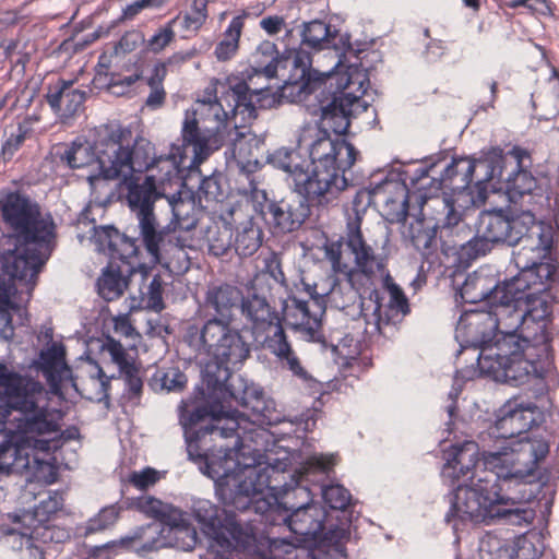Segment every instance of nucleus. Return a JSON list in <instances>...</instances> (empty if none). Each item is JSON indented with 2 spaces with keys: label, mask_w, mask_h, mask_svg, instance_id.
Masks as SVG:
<instances>
[{
  "label": "nucleus",
  "mask_w": 559,
  "mask_h": 559,
  "mask_svg": "<svg viewBox=\"0 0 559 559\" xmlns=\"http://www.w3.org/2000/svg\"><path fill=\"white\" fill-rule=\"evenodd\" d=\"M362 215L355 210L354 216L347 218L344 237L324 246L332 271L346 275L350 288L343 293L338 280L334 275H326L312 285H306L309 300L292 297L284 305L285 324L308 342L324 341L322 318L328 302L340 309L347 308L357 294L359 297L366 294L377 273L385 269V261L379 254L382 247L376 240L368 241L362 234Z\"/></svg>",
  "instance_id": "f257e3e1"
},
{
  "label": "nucleus",
  "mask_w": 559,
  "mask_h": 559,
  "mask_svg": "<svg viewBox=\"0 0 559 559\" xmlns=\"http://www.w3.org/2000/svg\"><path fill=\"white\" fill-rule=\"evenodd\" d=\"M438 163L430 166H418L401 174V182H385L384 190L393 188L396 191L394 199L386 198L385 203H399L397 221H404L413 204L419 209L423 216L429 215L428 209L441 207L444 214L443 227H454L461 221L463 213L456 209L468 210L475 204L471 186L484 189L487 182L501 176L503 167V150L492 146L481 151L479 158L468 156L453 157L439 178H436Z\"/></svg>",
  "instance_id": "f03ea898"
},
{
  "label": "nucleus",
  "mask_w": 559,
  "mask_h": 559,
  "mask_svg": "<svg viewBox=\"0 0 559 559\" xmlns=\"http://www.w3.org/2000/svg\"><path fill=\"white\" fill-rule=\"evenodd\" d=\"M442 477L455 488L445 515L454 531L462 530L467 522L490 524L495 519H508L518 525L528 522L526 510L503 508L520 498L512 497L499 476L481 465L476 442L465 441L450 448Z\"/></svg>",
  "instance_id": "7ed1b4c3"
},
{
  "label": "nucleus",
  "mask_w": 559,
  "mask_h": 559,
  "mask_svg": "<svg viewBox=\"0 0 559 559\" xmlns=\"http://www.w3.org/2000/svg\"><path fill=\"white\" fill-rule=\"evenodd\" d=\"M0 469L13 465L17 448L12 441H35L40 450L49 449V440L38 437L60 431V413L50 407L44 385L31 378L0 367Z\"/></svg>",
  "instance_id": "20e7f679"
},
{
  "label": "nucleus",
  "mask_w": 559,
  "mask_h": 559,
  "mask_svg": "<svg viewBox=\"0 0 559 559\" xmlns=\"http://www.w3.org/2000/svg\"><path fill=\"white\" fill-rule=\"evenodd\" d=\"M215 473L227 479L219 483L218 493L226 504L234 506L238 511H246L254 502V498L267 490L278 507L292 513L284 518V522L293 534V539L299 546H312L322 542L324 531V515L321 510L308 502L292 503L293 497L305 492L298 481L282 484L285 476L275 466L255 464L246 466L238 475H228V469L215 468ZM295 545V543H293Z\"/></svg>",
  "instance_id": "39448f33"
},
{
  "label": "nucleus",
  "mask_w": 559,
  "mask_h": 559,
  "mask_svg": "<svg viewBox=\"0 0 559 559\" xmlns=\"http://www.w3.org/2000/svg\"><path fill=\"white\" fill-rule=\"evenodd\" d=\"M3 223L15 240V248L3 254V271L13 280L35 285L56 242V224L51 215L29 195L10 191L0 200Z\"/></svg>",
  "instance_id": "423d86ee"
},
{
  "label": "nucleus",
  "mask_w": 559,
  "mask_h": 559,
  "mask_svg": "<svg viewBox=\"0 0 559 559\" xmlns=\"http://www.w3.org/2000/svg\"><path fill=\"white\" fill-rule=\"evenodd\" d=\"M97 148L100 152L103 179L114 180L129 175L183 177L179 174L175 156L169 153L157 155L151 141L133 138L132 130L118 121L100 124Z\"/></svg>",
  "instance_id": "0eeeda50"
},
{
  "label": "nucleus",
  "mask_w": 559,
  "mask_h": 559,
  "mask_svg": "<svg viewBox=\"0 0 559 559\" xmlns=\"http://www.w3.org/2000/svg\"><path fill=\"white\" fill-rule=\"evenodd\" d=\"M298 145L308 152L312 164L304 179L308 182L310 201L330 204L348 187L345 173L354 166L359 152L352 143L332 139L329 132L318 127L302 129Z\"/></svg>",
  "instance_id": "6e6552de"
},
{
  "label": "nucleus",
  "mask_w": 559,
  "mask_h": 559,
  "mask_svg": "<svg viewBox=\"0 0 559 559\" xmlns=\"http://www.w3.org/2000/svg\"><path fill=\"white\" fill-rule=\"evenodd\" d=\"M242 405L251 412V420H248L242 414L234 412L233 414H214L212 408L206 405L197 406L190 409L187 405L180 407V424L185 429V436L188 443L190 456L198 450V442L205 436H216L223 439L235 438L233 447H226L224 454L233 450L231 457L243 447L247 439L253 440L252 435H258L257 428L247 429V425L271 424L269 415L270 408L262 393H255L246 390L242 396Z\"/></svg>",
  "instance_id": "1a4fd4ad"
},
{
  "label": "nucleus",
  "mask_w": 559,
  "mask_h": 559,
  "mask_svg": "<svg viewBox=\"0 0 559 559\" xmlns=\"http://www.w3.org/2000/svg\"><path fill=\"white\" fill-rule=\"evenodd\" d=\"M233 450H228L223 456L206 455V468L209 475L216 480V495L226 508L221 509L209 500H199L193 508L195 519L201 523L206 533L212 536V548L215 551V559H237L238 552L245 550L254 542V533L251 527L243 528L237 521L234 506L226 504L218 493L219 483L226 479L215 473V468L221 471L228 469V475L235 476L242 472L247 466L240 467V464L231 457ZM253 464L252 466H254Z\"/></svg>",
  "instance_id": "9d476101"
},
{
  "label": "nucleus",
  "mask_w": 559,
  "mask_h": 559,
  "mask_svg": "<svg viewBox=\"0 0 559 559\" xmlns=\"http://www.w3.org/2000/svg\"><path fill=\"white\" fill-rule=\"evenodd\" d=\"M185 338L190 346L211 357L203 370V380L213 391L228 390L233 368L241 365L251 353L250 344L229 320L210 318L201 325H189Z\"/></svg>",
  "instance_id": "9b49d317"
},
{
  "label": "nucleus",
  "mask_w": 559,
  "mask_h": 559,
  "mask_svg": "<svg viewBox=\"0 0 559 559\" xmlns=\"http://www.w3.org/2000/svg\"><path fill=\"white\" fill-rule=\"evenodd\" d=\"M63 497L55 491L32 511L13 516V526H1L3 543L19 554L20 559H50L70 539V532L52 523L62 509Z\"/></svg>",
  "instance_id": "f8f14e48"
},
{
  "label": "nucleus",
  "mask_w": 559,
  "mask_h": 559,
  "mask_svg": "<svg viewBox=\"0 0 559 559\" xmlns=\"http://www.w3.org/2000/svg\"><path fill=\"white\" fill-rule=\"evenodd\" d=\"M259 151L253 139H247L240 134L233 143V156L239 166L241 175L248 181V188L243 193L250 194L254 210L259 212L266 222L273 224L281 233H292L305 223L310 215V205H317L299 192L284 197L280 201H269L266 192L259 189L254 174L260 169ZM322 204H318L321 206Z\"/></svg>",
  "instance_id": "ddd939ff"
},
{
  "label": "nucleus",
  "mask_w": 559,
  "mask_h": 559,
  "mask_svg": "<svg viewBox=\"0 0 559 559\" xmlns=\"http://www.w3.org/2000/svg\"><path fill=\"white\" fill-rule=\"evenodd\" d=\"M508 336L507 341H496L488 354L480 357V369L496 381L520 386L533 382L535 391H543L544 378L549 367L548 355L532 346H522Z\"/></svg>",
  "instance_id": "4468645a"
},
{
  "label": "nucleus",
  "mask_w": 559,
  "mask_h": 559,
  "mask_svg": "<svg viewBox=\"0 0 559 559\" xmlns=\"http://www.w3.org/2000/svg\"><path fill=\"white\" fill-rule=\"evenodd\" d=\"M549 454V442L537 436H524L496 450H484L481 465L499 476L507 490L512 484L540 480L539 464Z\"/></svg>",
  "instance_id": "2eb2a0df"
},
{
  "label": "nucleus",
  "mask_w": 559,
  "mask_h": 559,
  "mask_svg": "<svg viewBox=\"0 0 559 559\" xmlns=\"http://www.w3.org/2000/svg\"><path fill=\"white\" fill-rule=\"evenodd\" d=\"M526 241L525 247H520L513 251L512 260L519 270V273L512 278L499 284L501 299H511L520 304L531 295L545 289L543 278L550 277V267L543 260L550 253L551 237L542 240L537 234H534Z\"/></svg>",
  "instance_id": "dca6fc26"
},
{
  "label": "nucleus",
  "mask_w": 559,
  "mask_h": 559,
  "mask_svg": "<svg viewBox=\"0 0 559 559\" xmlns=\"http://www.w3.org/2000/svg\"><path fill=\"white\" fill-rule=\"evenodd\" d=\"M531 165V153L515 145L509 152H503L501 176H496L495 180L503 185L500 188L504 189L509 201L519 206V211L530 210L534 213L543 200V189L528 170Z\"/></svg>",
  "instance_id": "f3484780"
},
{
  "label": "nucleus",
  "mask_w": 559,
  "mask_h": 559,
  "mask_svg": "<svg viewBox=\"0 0 559 559\" xmlns=\"http://www.w3.org/2000/svg\"><path fill=\"white\" fill-rule=\"evenodd\" d=\"M185 187L183 177L163 178L158 175L122 176L119 182V190L123 195L130 211L139 221L140 235L157 227L154 214L155 202L166 197V187Z\"/></svg>",
  "instance_id": "a211bd4d"
},
{
  "label": "nucleus",
  "mask_w": 559,
  "mask_h": 559,
  "mask_svg": "<svg viewBox=\"0 0 559 559\" xmlns=\"http://www.w3.org/2000/svg\"><path fill=\"white\" fill-rule=\"evenodd\" d=\"M379 254L386 262L385 257L380 252ZM380 274H384L382 286L389 295L388 301L384 302L383 294L380 290L371 289L373 283L366 289V292L369 290L368 298L360 297V314L365 322L364 332L369 336L381 333L383 325L396 323L411 311L407 297L403 289L394 282L386 267Z\"/></svg>",
  "instance_id": "6ab92c4d"
},
{
  "label": "nucleus",
  "mask_w": 559,
  "mask_h": 559,
  "mask_svg": "<svg viewBox=\"0 0 559 559\" xmlns=\"http://www.w3.org/2000/svg\"><path fill=\"white\" fill-rule=\"evenodd\" d=\"M477 233L485 236L492 245L506 242L509 246L525 247L531 236L546 240L551 236L536 224L535 214L522 210L519 214L508 215L502 210L483 211L477 222Z\"/></svg>",
  "instance_id": "aec40b11"
},
{
  "label": "nucleus",
  "mask_w": 559,
  "mask_h": 559,
  "mask_svg": "<svg viewBox=\"0 0 559 559\" xmlns=\"http://www.w3.org/2000/svg\"><path fill=\"white\" fill-rule=\"evenodd\" d=\"M143 246L154 263L174 274L186 273L191 265L187 250L193 248V237L165 226L154 227L141 235Z\"/></svg>",
  "instance_id": "412c9836"
},
{
  "label": "nucleus",
  "mask_w": 559,
  "mask_h": 559,
  "mask_svg": "<svg viewBox=\"0 0 559 559\" xmlns=\"http://www.w3.org/2000/svg\"><path fill=\"white\" fill-rule=\"evenodd\" d=\"M350 76L338 75L334 80V86L328 87L323 94L320 91L312 93L318 100L320 110V122L326 132L332 131L337 135L346 134L350 126L353 107L359 102L360 96L353 94L350 88Z\"/></svg>",
  "instance_id": "4be33fe9"
},
{
  "label": "nucleus",
  "mask_w": 559,
  "mask_h": 559,
  "mask_svg": "<svg viewBox=\"0 0 559 559\" xmlns=\"http://www.w3.org/2000/svg\"><path fill=\"white\" fill-rule=\"evenodd\" d=\"M222 145V136L205 128L202 130L199 119L187 110L181 126L180 144L173 143L169 154L176 157L179 174L185 177L188 167L202 164L214 150H218Z\"/></svg>",
  "instance_id": "5701e85b"
},
{
  "label": "nucleus",
  "mask_w": 559,
  "mask_h": 559,
  "mask_svg": "<svg viewBox=\"0 0 559 559\" xmlns=\"http://www.w3.org/2000/svg\"><path fill=\"white\" fill-rule=\"evenodd\" d=\"M537 406L534 402H524L520 396L507 401L498 411L496 421L488 431L480 436L483 443L495 439L497 445H506L519 438L528 436V430L536 424Z\"/></svg>",
  "instance_id": "b1692460"
},
{
  "label": "nucleus",
  "mask_w": 559,
  "mask_h": 559,
  "mask_svg": "<svg viewBox=\"0 0 559 559\" xmlns=\"http://www.w3.org/2000/svg\"><path fill=\"white\" fill-rule=\"evenodd\" d=\"M247 74L248 69H245L239 74L229 76L227 79L228 90L223 96L227 106L230 107L233 116L240 117V124H250L258 117L259 108L270 107L274 103L271 87L260 83V80L266 81L264 78H252L249 88L243 94L236 93L234 87L236 83L245 82L248 85Z\"/></svg>",
  "instance_id": "393cba45"
},
{
  "label": "nucleus",
  "mask_w": 559,
  "mask_h": 559,
  "mask_svg": "<svg viewBox=\"0 0 559 559\" xmlns=\"http://www.w3.org/2000/svg\"><path fill=\"white\" fill-rule=\"evenodd\" d=\"M285 60H287V64L290 63L294 70L298 72V74L289 75L285 81V88L290 87L293 91L297 90V100H309L312 93L320 91V93L323 94L328 87H334V80L337 79L338 74H311L310 68L312 60L310 52L307 50V46L301 44L298 49H295L285 57Z\"/></svg>",
  "instance_id": "a878e982"
},
{
  "label": "nucleus",
  "mask_w": 559,
  "mask_h": 559,
  "mask_svg": "<svg viewBox=\"0 0 559 559\" xmlns=\"http://www.w3.org/2000/svg\"><path fill=\"white\" fill-rule=\"evenodd\" d=\"M457 337L464 347L479 348L478 361L484 354L489 353L498 336L495 320L490 310L473 309L465 311L457 323Z\"/></svg>",
  "instance_id": "bb28decb"
},
{
  "label": "nucleus",
  "mask_w": 559,
  "mask_h": 559,
  "mask_svg": "<svg viewBox=\"0 0 559 559\" xmlns=\"http://www.w3.org/2000/svg\"><path fill=\"white\" fill-rule=\"evenodd\" d=\"M159 524H147L138 527L132 535L97 546L92 550L91 559H111L122 550H134L146 555L168 545Z\"/></svg>",
  "instance_id": "cd10ccee"
},
{
  "label": "nucleus",
  "mask_w": 559,
  "mask_h": 559,
  "mask_svg": "<svg viewBox=\"0 0 559 559\" xmlns=\"http://www.w3.org/2000/svg\"><path fill=\"white\" fill-rule=\"evenodd\" d=\"M100 126L95 128L93 143H90L84 138H76L61 154V160L64 162L71 169H80L98 164L99 175L88 176L90 186L95 193L97 188L109 189V179H103L102 175V158L100 152L97 148V141L99 138Z\"/></svg>",
  "instance_id": "c85d7f7f"
},
{
  "label": "nucleus",
  "mask_w": 559,
  "mask_h": 559,
  "mask_svg": "<svg viewBox=\"0 0 559 559\" xmlns=\"http://www.w3.org/2000/svg\"><path fill=\"white\" fill-rule=\"evenodd\" d=\"M314 546L294 545L287 538H270L269 552L260 559H346L341 547L325 546L324 538Z\"/></svg>",
  "instance_id": "c756f323"
},
{
  "label": "nucleus",
  "mask_w": 559,
  "mask_h": 559,
  "mask_svg": "<svg viewBox=\"0 0 559 559\" xmlns=\"http://www.w3.org/2000/svg\"><path fill=\"white\" fill-rule=\"evenodd\" d=\"M286 67L287 60H285V56L280 53L277 46L273 41L263 40L249 58L247 79L249 82H252V78L271 80L277 76L278 69H285ZM248 86H250V83L246 85L245 82L234 85L236 93L239 94H243L249 88Z\"/></svg>",
  "instance_id": "7c9ffc66"
},
{
  "label": "nucleus",
  "mask_w": 559,
  "mask_h": 559,
  "mask_svg": "<svg viewBox=\"0 0 559 559\" xmlns=\"http://www.w3.org/2000/svg\"><path fill=\"white\" fill-rule=\"evenodd\" d=\"M550 323L549 306L540 301L538 307L526 310L519 330V342L522 346H532L533 349L548 355L549 333L547 326Z\"/></svg>",
  "instance_id": "2f4dec72"
},
{
  "label": "nucleus",
  "mask_w": 559,
  "mask_h": 559,
  "mask_svg": "<svg viewBox=\"0 0 559 559\" xmlns=\"http://www.w3.org/2000/svg\"><path fill=\"white\" fill-rule=\"evenodd\" d=\"M239 308L255 340L264 338L272 328L276 330L277 326H282V321H284L266 298L257 294L243 297Z\"/></svg>",
  "instance_id": "473e14b6"
},
{
  "label": "nucleus",
  "mask_w": 559,
  "mask_h": 559,
  "mask_svg": "<svg viewBox=\"0 0 559 559\" xmlns=\"http://www.w3.org/2000/svg\"><path fill=\"white\" fill-rule=\"evenodd\" d=\"M45 98L51 110L61 120H66L83 109L86 93L75 87L74 81L58 79L48 85Z\"/></svg>",
  "instance_id": "72a5a7b5"
},
{
  "label": "nucleus",
  "mask_w": 559,
  "mask_h": 559,
  "mask_svg": "<svg viewBox=\"0 0 559 559\" xmlns=\"http://www.w3.org/2000/svg\"><path fill=\"white\" fill-rule=\"evenodd\" d=\"M102 349L109 354L110 360L118 367L119 377L124 380L129 393L139 396L143 389L140 364L112 336H106Z\"/></svg>",
  "instance_id": "f704fd0d"
},
{
  "label": "nucleus",
  "mask_w": 559,
  "mask_h": 559,
  "mask_svg": "<svg viewBox=\"0 0 559 559\" xmlns=\"http://www.w3.org/2000/svg\"><path fill=\"white\" fill-rule=\"evenodd\" d=\"M263 11L264 7L260 4L237 11L224 31L223 38L215 46L214 55L218 61H227L236 56L246 21L258 19Z\"/></svg>",
  "instance_id": "c9c22d12"
},
{
  "label": "nucleus",
  "mask_w": 559,
  "mask_h": 559,
  "mask_svg": "<svg viewBox=\"0 0 559 559\" xmlns=\"http://www.w3.org/2000/svg\"><path fill=\"white\" fill-rule=\"evenodd\" d=\"M225 92L221 94V102H204L197 100V107L193 110H189L190 115H193L199 119V122L205 124L207 131H212L214 134H219L224 139V131L229 124H233L235 129L245 128L247 124H240V117L235 118L230 107L227 106L226 99H223Z\"/></svg>",
  "instance_id": "e433bc0d"
},
{
  "label": "nucleus",
  "mask_w": 559,
  "mask_h": 559,
  "mask_svg": "<svg viewBox=\"0 0 559 559\" xmlns=\"http://www.w3.org/2000/svg\"><path fill=\"white\" fill-rule=\"evenodd\" d=\"M165 198L173 213V218L167 226L187 234L193 230L199 223L201 213L193 193L179 189L171 195L166 194Z\"/></svg>",
  "instance_id": "4c0bfd02"
},
{
  "label": "nucleus",
  "mask_w": 559,
  "mask_h": 559,
  "mask_svg": "<svg viewBox=\"0 0 559 559\" xmlns=\"http://www.w3.org/2000/svg\"><path fill=\"white\" fill-rule=\"evenodd\" d=\"M127 272L130 275L139 273L144 283L143 287H140L139 299L132 298L130 311L146 309L157 313L162 312L165 309L163 298L165 283L162 276L159 274L151 276L148 270L144 266H141L139 271L130 266Z\"/></svg>",
  "instance_id": "58836bf2"
},
{
  "label": "nucleus",
  "mask_w": 559,
  "mask_h": 559,
  "mask_svg": "<svg viewBox=\"0 0 559 559\" xmlns=\"http://www.w3.org/2000/svg\"><path fill=\"white\" fill-rule=\"evenodd\" d=\"M492 319L495 320L499 338L497 341H507L508 336H515L513 341L519 342V330L523 322L526 310L519 307V304L511 299L498 298L489 307Z\"/></svg>",
  "instance_id": "ea45409f"
},
{
  "label": "nucleus",
  "mask_w": 559,
  "mask_h": 559,
  "mask_svg": "<svg viewBox=\"0 0 559 559\" xmlns=\"http://www.w3.org/2000/svg\"><path fill=\"white\" fill-rule=\"evenodd\" d=\"M266 348L274 355L282 366L299 379H307L308 372L304 368L300 358L288 341V336L284 331L283 325L277 326L272 335L264 337Z\"/></svg>",
  "instance_id": "a19ab883"
},
{
  "label": "nucleus",
  "mask_w": 559,
  "mask_h": 559,
  "mask_svg": "<svg viewBox=\"0 0 559 559\" xmlns=\"http://www.w3.org/2000/svg\"><path fill=\"white\" fill-rule=\"evenodd\" d=\"M242 299V292L238 287L229 284L214 285L207 288L204 306L215 313L213 318L231 321L233 311L240 307Z\"/></svg>",
  "instance_id": "79ce46f5"
},
{
  "label": "nucleus",
  "mask_w": 559,
  "mask_h": 559,
  "mask_svg": "<svg viewBox=\"0 0 559 559\" xmlns=\"http://www.w3.org/2000/svg\"><path fill=\"white\" fill-rule=\"evenodd\" d=\"M499 283L480 273L468 274L460 288L461 298L467 304L487 301L489 305L500 298Z\"/></svg>",
  "instance_id": "37998d69"
},
{
  "label": "nucleus",
  "mask_w": 559,
  "mask_h": 559,
  "mask_svg": "<svg viewBox=\"0 0 559 559\" xmlns=\"http://www.w3.org/2000/svg\"><path fill=\"white\" fill-rule=\"evenodd\" d=\"M271 163L276 168L289 175L295 187V192H299L310 200L308 182L304 180L307 179V168L304 163L300 162V156L297 152L285 147L278 148L271 156Z\"/></svg>",
  "instance_id": "c03bdc74"
},
{
  "label": "nucleus",
  "mask_w": 559,
  "mask_h": 559,
  "mask_svg": "<svg viewBox=\"0 0 559 559\" xmlns=\"http://www.w3.org/2000/svg\"><path fill=\"white\" fill-rule=\"evenodd\" d=\"M38 368L50 386L58 388L62 381L63 372L67 370L63 345L53 343L47 349L41 350Z\"/></svg>",
  "instance_id": "a18cd8bd"
},
{
  "label": "nucleus",
  "mask_w": 559,
  "mask_h": 559,
  "mask_svg": "<svg viewBox=\"0 0 559 559\" xmlns=\"http://www.w3.org/2000/svg\"><path fill=\"white\" fill-rule=\"evenodd\" d=\"M340 36L336 28L322 21H311L305 25L302 31V45L314 50L338 49L336 38Z\"/></svg>",
  "instance_id": "49530a36"
},
{
  "label": "nucleus",
  "mask_w": 559,
  "mask_h": 559,
  "mask_svg": "<svg viewBox=\"0 0 559 559\" xmlns=\"http://www.w3.org/2000/svg\"><path fill=\"white\" fill-rule=\"evenodd\" d=\"M129 285V276L112 263L107 265L97 278L98 295L106 301L119 299Z\"/></svg>",
  "instance_id": "de8ad7c7"
},
{
  "label": "nucleus",
  "mask_w": 559,
  "mask_h": 559,
  "mask_svg": "<svg viewBox=\"0 0 559 559\" xmlns=\"http://www.w3.org/2000/svg\"><path fill=\"white\" fill-rule=\"evenodd\" d=\"M176 58L177 56L174 55L167 61H157L153 66L150 75L146 76L145 82L150 87V94L145 99V106L150 109H158L165 104L167 93L164 81L167 76V66L173 63Z\"/></svg>",
  "instance_id": "09e8293b"
},
{
  "label": "nucleus",
  "mask_w": 559,
  "mask_h": 559,
  "mask_svg": "<svg viewBox=\"0 0 559 559\" xmlns=\"http://www.w3.org/2000/svg\"><path fill=\"white\" fill-rule=\"evenodd\" d=\"M190 1V10L180 12L171 20L175 21L176 25L179 24L185 33L195 35L203 27L209 17L207 5L210 0Z\"/></svg>",
  "instance_id": "8fccbe9b"
},
{
  "label": "nucleus",
  "mask_w": 559,
  "mask_h": 559,
  "mask_svg": "<svg viewBox=\"0 0 559 559\" xmlns=\"http://www.w3.org/2000/svg\"><path fill=\"white\" fill-rule=\"evenodd\" d=\"M262 230L252 222L247 221L237 229L235 238V250L240 257L253 255L262 245Z\"/></svg>",
  "instance_id": "3c124183"
},
{
  "label": "nucleus",
  "mask_w": 559,
  "mask_h": 559,
  "mask_svg": "<svg viewBox=\"0 0 559 559\" xmlns=\"http://www.w3.org/2000/svg\"><path fill=\"white\" fill-rule=\"evenodd\" d=\"M407 237L417 251L427 255L436 243V229L425 227L424 219H417L408 227Z\"/></svg>",
  "instance_id": "603ef678"
},
{
  "label": "nucleus",
  "mask_w": 559,
  "mask_h": 559,
  "mask_svg": "<svg viewBox=\"0 0 559 559\" xmlns=\"http://www.w3.org/2000/svg\"><path fill=\"white\" fill-rule=\"evenodd\" d=\"M226 197V191L223 185V176L221 174H213L202 179L199 189V202L205 201L207 207L210 203L222 202Z\"/></svg>",
  "instance_id": "864d4df0"
},
{
  "label": "nucleus",
  "mask_w": 559,
  "mask_h": 559,
  "mask_svg": "<svg viewBox=\"0 0 559 559\" xmlns=\"http://www.w3.org/2000/svg\"><path fill=\"white\" fill-rule=\"evenodd\" d=\"M122 507L119 503H114L104 507L99 512L90 519L85 526V534H94L112 526L120 516Z\"/></svg>",
  "instance_id": "5fc2aeb1"
},
{
  "label": "nucleus",
  "mask_w": 559,
  "mask_h": 559,
  "mask_svg": "<svg viewBox=\"0 0 559 559\" xmlns=\"http://www.w3.org/2000/svg\"><path fill=\"white\" fill-rule=\"evenodd\" d=\"M175 26L173 20L159 26L148 39L144 40L145 50L154 55L164 51L176 38Z\"/></svg>",
  "instance_id": "6e6d98bb"
},
{
  "label": "nucleus",
  "mask_w": 559,
  "mask_h": 559,
  "mask_svg": "<svg viewBox=\"0 0 559 559\" xmlns=\"http://www.w3.org/2000/svg\"><path fill=\"white\" fill-rule=\"evenodd\" d=\"M492 243L483 235H477L469 241L461 246L459 251L460 260L465 263L476 260L479 257L486 255L492 249Z\"/></svg>",
  "instance_id": "4d7b16f0"
},
{
  "label": "nucleus",
  "mask_w": 559,
  "mask_h": 559,
  "mask_svg": "<svg viewBox=\"0 0 559 559\" xmlns=\"http://www.w3.org/2000/svg\"><path fill=\"white\" fill-rule=\"evenodd\" d=\"M132 506L138 511L153 519L163 520L168 514V506L152 496L139 497L132 502Z\"/></svg>",
  "instance_id": "13d9d810"
},
{
  "label": "nucleus",
  "mask_w": 559,
  "mask_h": 559,
  "mask_svg": "<svg viewBox=\"0 0 559 559\" xmlns=\"http://www.w3.org/2000/svg\"><path fill=\"white\" fill-rule=\"evenodd\" d=\"M322 496L324 502L333 510H345L352 499L350 492L342 485L325 486Z\"/></svg>",
  "instance_id": "bf43d9fd"
},
{
  "label": "nucleus",
  "mask_w": 559,
  "mask_h": 559,
  "mask_svg": "<svg viewBox=\"0 0 559 559\" xmlns=\"http://www.w3.org/2000/svg\"><path fill=\"white\" fill-rule=\"evenodd\" d=\"M209 252L215 257H223L231 246V233L228 228L223 230H209L207 234Z\"/></svg>",
  "instance_id": "052dcab7"
},
{
  "label": "nucleus",
  "mask_w": 559,
  "mask_h": 559,
  "mask_svg": "<svg viewBox=\"0 0 559 559\" xmlns=\"http://www.w3.org/2000/svg\"><path fill=\"white\" fill-rule=\"evenodd\" d=\"M173 535L176 546L183 550H192L198 542V534L190 525H174L168 530Z\"/></svg>",
  "instance_id": "680f3d73"
},
{
  "label": "nucleus",
  "mask_w": 559,
  "mask_h": 559,
  "mask_svg": "<svg viewBox=\"0 0 559 559\" xmlns=\"http://www.w3.org/2000/svg\"><path fill=\"white\" fill-rule=\"evenodd\" d=\"M94 229V237L102 247H107L111 251L112 255L119 254L121 255V258H124V254L120 253V251L117 248L118 240H122V236L120 235L118 229L111 226H102L99 228L95 227Z\"/></svg>",
  "instance_id": "e2e57ef3"
},
{
  "label": "nucleus",
  "mask_w": 559,
  "mask_h": 559,
  "mask_svg": "<svg viewBox=\"0 0 559 559\" xmlns=\"http://www.w3.org/2000/svg\"><path fill=\"white\" fill-rule=\"evenodd\" d=\"M508 7L512 9L524 7L532 13L543 15H552L556 9L550 0H509Z\"/></svg>",
  "instance_id": "0e129e2a"
},
{
  "label": "nucleus",
  "mask_w": 559,
  "mask_h": 559,
  "mask_svg": "<svg viewBox=\"0 0 559 559\" xmlns=\"http://www.w3.org/2000/svg\"><path fill=\"white\" fill-rule=\"evenodd\" d=\"M159 479L158 472L152 467H145L140 472H132L128 481L140 490H145L156 484Z\"/></svg>",
  "instance_id": "69168bd1"
},
{
  "label": "nucleus",
  "mask_w": 559,
  "mask_h": 559,
  "mask_svg": "<svg viewBox=\"0 0 559 559\" xmlns=\"http://www.w3.org/2000/svg\"><path fill=\"white\" fill-rule=\"evenodd\" d=\"M162 388L170 391H181L186 383L187 377L177 368H170L165 371L160 377Z\"/></svg>",
  "instance_id": "338daca9"
},
{
  "label": "nucleus",
  "mask_w": 559,
  "mask_h": 559,
  "mask_svg": "<svg viewBox=\"0 0 559 559\" xmlns=\"http://www.w3.org/2000/svg\"><path fill=\"white\" fill-rule=\"evenodd\" d=\"M306 465L308 469L328 473L335 465V456L332 454H314L307 459Z\"/></svg>",
  "instance_id": "774afa93"
}]
</instances>
